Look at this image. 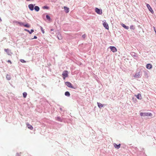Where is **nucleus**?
<instances>
[{
	"mask_svg": "<svg viewBox=\"0 0 156 156\" xmlns=\"http://www.w3.org/2000/svg\"><path fill=\"white\" fill-rule=\"evenodd\" d=\"M140 115L141 116H151L152 114L151 113L141 112Z\"/></svg>",
	"mask_w": 156,
	"mask_h": 156,
	"instance_id": "1",
	"label": "nucleus"
},
{
	"mask_svg": "<svg viewBox=\"0 0 156 156\" xmlns=\"http://www.w3.org/2000/svg\"><path fill=\"white\" fill-rule=\"evenodd\" d=\"M65 84L69 87L73 89H76V87H74L72 84L69 82H65Z\"/></svg>",
	"mask_w": 156,
	"mask_h": 156,
	"instance_id": "2",
	"label": "nucleus"
},
{
	"mask_svg": "<svg viewBox=\"0 0 156 156\" xmlns=\"http://www.w3.org/2000/svg\"><path fill=\"white\" fill-rule=\"evenodd\" d=\"M63 79L65 80L66 78L68 77V71L66 70L64 71L62 74Z\"/></svg>",
	"mask_w": 156,
	"mask_h": 156,
	"instance_id": "3",
	"label": "nucleus"
},
{
	"mask_svg": "<svg viewBox=\"0 0 156 156\" xmlns=\"http://www.w3.org/2000/svg\"><path fill=\"white\" fill-rule=\"evenodd\" d=\"M95 11L98 14L101 15L102 13V10L101 9H98V8H95Z\"/></svg>",
	"mask_w": 156,
	"mask_h": 156,
	"instance_id": "4",
	"label": "nucleus"
},
{
	"mask_svg": "<svg viewBox=\"0 0 156 156\" xmlns=\"http://www.w3.org/2000/svg\"><path fill=\"white\" fill-rule=\"evenodd\" d=\"M4 51L7 53L8 55H11L12 54V53L11 52V51L9 49H5Z\"/></svg>",
	"mask_w": 156,
	"mask_h": 156,
	"instance_id": "5",
	"label": "nucleus"
},
{
	"mask_svg": "<svg viewBox=\"0 0 156 156\" xmlns=\"http://www.w3.org/2000/svg\"><path fill=\"white\" fill-rule=\"evenodd\" d=\"M55 119L56 120L60 122H62L64 120V119L63 117L61 118L59 116L55 117Z\"/></svg>",
	"mask_w": 156,
	"mask_h": 156,
	"instance_id": "6",
	"label": "nucleus"
},
{
	"mask_svg": "<svg viewBox=\"0 0 156 156\" xmlns=\"http://www.w3.org/2000/svg\"><path fill=\"white\" fill-rule=\"evenodd\" d=\"M109 48L110 49L111 51L113 52H115L117 51V49L114 46H111L109 47Z\"/></svg>",
	"mask_w": 156,
	"mask_h": 156,
	"instance_id": "7",
	"label": "nucleus"
},
{
	"mask_svg": "<svg viewBox=\"0 0 156 156\" xmlns=\"http://www.w3.org/2000/svg\"><path fill=\"white\" fill-rule=\"evenodd\" d=\"M35 4H29L28 6V8L31 11H33L34 9V6L35 5Z\"/></svg>",
	"mask_w": 156,
	"mask_h": 156,
	"instance_id": "8",
	"label": "nucleus"
},
{
	"mask_svg": "<svg viewBox=\"0 0 156 156\" xmlns=\"http://www.w3.org/2000/svg\"><path fill=\"white\" fill-rule=\"evenodd\" d=\"M103 25L106 29L108 30L109 29L108 24V23L105 21L104 22H103Z\"/></svg>",
	"mask_w": 156,
	"mask_h": 156,
	"instance_id": "9",
	"label": "nucleus"
},
{
	"mask_svg": "<svg viewBox=\"0 0 156 156\" xmlns=\"http://www.w3.org/2000/svg\"><path fill=\"white\" fill-rule=\"evenodd\" d=\"M147 8H148V9L149 10V11L151 12V13H153L154 12L152 9L150 5L148 4H147Z\"/></svg>",
	"mask_w": 156,
	"mask_h": 156,
	"instance_id": "10",
	"label": "nucleus"
},
{
	"mask_svg": "<svg viewBox=\"0 0 156 156\" xmlns=\"http://www.w3.org/2000/svg\"><path fill=\"white\" fill-rule=\"evenodd\" d=\"M131 55L134 58H137L138 57V56L134 52H132L131 53Z\"/></svg>",
	"mask_w": 156,
	"mask_h": 156,
	"instance_id": "11",
	"label": "nucleus"
},
{
	"mask_svg": "<svg viewBox=\"0 0 156 156\" xmlns=\"http://www.w3.org/2000/svg\"><path fill=\"white\" fill-rule=\"evenodd\" d=\"M134 77L136 78H139L141 76L140 74V72H138L136 73V74L134 75Z\"/></svg>",
	"mask_w": 156,
	"mask_h": 156,
	"instance_id": "12",
	"label": "nucleus"
},
{
	"mask_svg": "<svg viewBox=\"0 0 156 156\" xmlns=\"http://www.w3.org/2000/svg\"><path fill=\"white\" fill-rule=\"evenodd\" d=\"M146 67L147 69H150L152 68V65L151 64L148 63L146 65Z\"/></svg>",
	"mask_w": 156,
	"mask_h": 156,
	"instance_id": "13",
	"label": "nucleus"
},
{
	"mask_svg": "<svg viewBox=\"0 0 156 156\" xmlns=\"http://www.w3.org/2000/svg\"><path fill=\"white\" fill-rule=\"evenodd\" d=\"M143 72L144 76L147 78H148V73L149 72L148 71H144Z\"/></svg>",
	"mask_w": 156,
	"mask_h": 156,
	"instance_id": "14",
	"label": "nucleus"
},
{
	"mask_svg": "<svg viewBox=\"0 0 156 156\" xmlns=\"http://www.w3.org/2000/svg\"><path fill=\"white\" fill-rule=\"evenodd\" d=\"M24 30L25 31L28 32L30 34H31L33 32H34V30L33 29H31L30 31L29 30L26 29H24Z\"/></svg>",
	"mask_w": 156,
	"mask_h": 156,
	"instance_id": "15",
	"label": "nucleus"
},
{
	"mask_svg": "<svg viewBox=\"0 0 156 156\" xmlns=\"http://www.w3.org/2000/svg\"><path fill=\"white\" fill-rule=\"evenodd\" d=\"M136 96L138 99L141 100L142 98L141 95L140 94H138L137 95H136Z\"/></svg>",
	"mask_w": 156,
	"mask_h": 156,
	"instance_id": "16",
	"label": "nucleus"
},
{
	"mask_svg": "<svg viewBox=\"0 0 156 156\" xmlns=\"http://www.w3.org/2000/svg\"><path fill=\"white\" fill-rule=\"evenodd\" d=\"M114 147L115 148L119 149L120 148L121 144H117L115 143H114Z\"/></svg>",
	"mask_w": 156,
	"mask_h": 156,
	"instance_id": "17",
	"label": "nucleus"
},
{
	"mask_svg": "<svg viewBox=\"0 0 156 156\" xmlns=\"http://www.w3.org/2000/svg\"><path fill=\"white\" fill-rule=\"evenodd\" d=\"M64 8L66 13H67L69 12V8L66 6H64Z\"/></svg>",
	"mask_w": 156,
	"mask_h": 156,
	"instance_id": "18",
	"label": "nucleus"
},
{
	"mask_svg": "<svg viewBox=\"0 0 156 156\" xmlns=\"http://www.w3.org/2000/svg\"><path fill=\"white\" fill-rule=\"evenodd\" d=\"M97 105L98 107L100 108H101L103 106V105L100 102H97Z\"/></svg>",
	"mask_w": 156,
	"mask_h": 156,
	"instance_id": "19",
	"label": "nucleus"
},
{
	"mask_svg": "<svg viewBox=\"0 0 156 156\" xmlns=\"http://www.w3.org/2000/svg\"><path fill=\"white\" fill-rule=\"evenodd\" d=\"M34 9L35 10V11L36 12H38L40 10V8L39 7V6H36L34 7Z\"/></svg>",
	"mask_w": 156,
	"mask_h": 156,
	"instance_id": "20",
	"label": "nucleus"
},
{
	"mask_svg": "<svg viewBox=\"0 0 156 156\" xmlns=\"http://www.w3.org/2000/svg\"><path fill=\"white\" fill-rule=\"evenodd\" d=\"M65 95L67 97H69L70 94L69 92L67 91L65 93Z\"/></svg>",
	"mask_w": 156,
	"mask_h": 156,
	"instance_id": "21",
	"label": "nucleus"
},
{
	"mask_svg": "<svg viewBox=\"0 0 156 156\" xmlns=\"http://www.w3.org/2000/svg\"><path fill=\"white\" fill-rule=\"evenodd\" d=\"M122 26L126 29L128 30L129 29L128 26H126L125 24L122 23Z\"/></svg>",
	"mask_w": 156,
	"mask_h": 156,
	"instance_id": "22",
	"label": "nucleus"
},
{
	"mask_svg": "<svg viewBox=\"0 0 156 156\" xmlns=\"http://www.w3.org/2000/svg\"><path fill=\"white\" fill-rule=\"evenodd\" d=\"M6 78L7 80H9L11 79V76L10 75L7 74L6 76Z\"/></svg>",
	"mask_w": 156,
	"mask_h": 156,
	"instance_id": "23",
	"label": "nucleus"
},
{
	"mask_svg": "<svg viewBox=\"0 0 156 156\" xmlns=\"http://www.w3.org/2000/svg\"><path fill=\"white\" fill-rule=\"evenodd\" d=\"M47 19L48 21H50L51 20V17L49 16L48 15H47L46 16Z\"/></svg>",
	"mask_w": 156,
	"mask_h": 156,
	"instance_id": "24",
	"label": "nucleus"
},
{
	"mask_svg": "<svg viewBox=\"0 0 156 156\" xmlns=\"http://www.w3.org/2000/svg\"><path fill=\"white\" fill-rule=\"evenodd\" d=\"M27 127H28V128L29 129H30L31 130H32V129H33V126L31 125H30V124H28L27 125Z\"/></svg>",
	"mask_w": 156,
	"mask_h": 156,
	"instance_id": "25",
	"label": "nucleus"
},
{
	"mask_svg": "<svg viewBox=\"0 0 156 156\" xmlns=\"http://www.w3.org/2000/svg\"><path fill=\"white\" fill-rule=\"evenodd\" d=\"M23 26L27 28H29L30 27V25L28 23H26V24H24Z\"/></svg>",
	"mask_w": 156,
	"mask_h": 156,
	"instance_id": "26",
	"label": "nucleus"
},
{
	"mask_svg": "<svg viewBox=\"0 0 156 156\" xmlns=\"http://www.w3.org/2000/svg\"><path fill=\"white\" fill-rule=\"evenodd\" d=\"M23 97L24 98H26L27 97V94L26 92H24L23 93Z\"/></svg>",
	"mask_w": 156,
	"mask_h": 156,
	"instance_id": "27",
	"label": "nucleus"
},
{
	"mask_svg": "<svg viewBox=\"0 0 156 156\" xmlns=\"http://www.w3.org/2000/svg\"><path fill=\"white\" fill-rule=\"evenodd\" d=\"M57 37L59 40H61L62 39V37L61 36V35L58 34L57 36Z\"/></svg>",
	"mask_w": 156,
	"mask_h": 156,
	"instance_id": "28",
	"label": "nucleus"
},
{
	"mask_svg": "<svg viewBox=\"0 0 156 156\" xmlns=\"http://www.w3.org/2000/svg\"><path fill=\"white\" fill-rule=\"evenodd\" d=\"M130 28L131 30H134L135 29V27L133 25H131Z\"/></svg>",
	"mask_w": 156,
	"mask_h": 156,
	"instance_id": "29",
	"label": "nucleus"
},
{
	"mask_svg": "<svg viewBox=\"0 0 156 156\" xmlns=\"http://www.w3.org/2000/svg\"><path fill=\"white\" fill-rule=\"evenodd\" d=\"M18 23L21 26H23L24 25V23H23L21 22H18Z\"/></svg>",
	"mask_w": 156,
	"mask_h": 156,
	"instance_id": "30",
	"label": "nucleus"
},
{
	"mask_svg": "<svg viewBox=\"0 0 156 156\" xmlns=\"http://www.w3.org/2000/svg\"><path fill=\"white\" fill-rule=\"evenodd\" d=\"M43 8L44 9H48L49 7L47 6H44L43 7Z\"/></svg>",
	"mask_w": 156,
	"mask_h": 156,
	"instance_id": "31",
	"label": "nucleus"
},
{
	"mask_svg": "<svg viewBox=\"0 0 156 156\" xmlns=\"http://www.w3.org/2000/svg\"><path fill=\"white\" fill-rule=\"evenodd\" d=\"M40 28H41V29L42 31V33L43 34H44V30L43 28L41 26Z\"/></svg>",
	"mask_w": 156,
	"mask_h": 156,
	"instance_id": "32",
	"label": "nucleus"
},
{
	"mask_svg": "<svg viewBox=\"0 0 156 156\" xmlns=\"http://www.w3.org/2000/svg\"><path fill=\"white\" fill-rule=\"evenodd\" d=\"M20 61L22 62H23V63H25V62H26V61L24 60V59H20Z\"/></svg>",
	"mask_w": 156,
	"mask_h": 156,
	"instance_id": "33",
	"label": "nucleus"
},
{
	"mask_svg": "<svg viewBox=\"0 0 156 156\" xmlns=\"http://www.w3.org/2000/svg\"><path fill=\"white\" fill-rule=\"evenodd\" d=\"M86 35L85 34H83V35H82V37L84 39L86 37Z\"/></svg>",
	"mask_w": 156,
	"mask_h": 156,
	"instance_id": "34",
	"label": "nucleus"
},
{
	"mask_svg": "<svg viewBox=\"0 0 156 156\" xmlns=\"http://www.w3.org/2000/svg\"><path fill=\"white\" fill-rule=\"evenodd\" d=\"M16 156H21L18 153H16Z\"/></svg>",
	"mask_w": 156,
	"mask_h": 156,
	"instance_id": "35",
	"label": "nucleus"
},
{
	"mask_svg": "<svg viewBox=\"0 0 156 156\" xmlns=\"http://www.w3.org/2000/svg\"><path fill=\"white\" fill-rule=\"evenodd\" d=\"M37 38V37L36 36H34V37L33 38H32V39H36Z\"/></svg>",
	"mask_w": 156,
	"mask_h": 156,
	"instance_id": "36",
	"label": "nucleus"
},
{
	"mask_svg": "<svg viewBox=\"0 0 156 156\" xmlns=\"http://www.w3.org/2000/svg\"><path fill=\"white\" fill-rule=\"evenodd\" d=\"M7 62H8L9 63H10L11 64H12V62H11V61L9 60H8Z\"/></svg>",
	"mask_w": 156,
	"mask_h": 156,
	"instance_id": "37",
	"label": "nucleus"
},
{
	"mask_svg": "<svg viewBox=\"0 0 156 156\" xmlns=\"http://www.w3.org/2000/svg\"><path fill=\"white\" fill-rule=\"evenodd\" d=\"M154 31H155V33L156 34V30L155 29V27H154Z\"/></svg>",
	"mask_w": 156,
	"mask_h": 156,
	"instance_id": "38",
	"label": "nucleus"
},
{
	"mask_svg": "<svg viewBox=\"0 0 156 156\" xmlns=\"http://www.w3.org/2000/svg\"><path fill=\"white\" fill-rule=\"evenodd\" d=\"M60 110L61 111H62V108H60Z\"/></svg>",
	"mask_w": 156,
	"mask_h": 156,
	"instance_id": "39",
	"label": "nucleus"
},
{
	"mask_svg": "<svg viewBox=\"0 0 156 156\" xmlns=\"http://www.w3.org/2000/svg\"><path fill=\"white\" fill-rule=\"evenodd\" d=\"M51 31H53V29H51Z\"/></svg>",
	"mask_w": 156,
	"mask_h": 156,
	"instance_id": "40",
	"label": "nucleus"
}]
</instances>
